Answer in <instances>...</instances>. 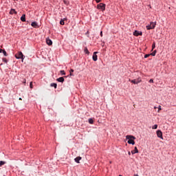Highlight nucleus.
I'll use <instances>...</instances> for the list:
<instances>
[{"mask_svg": "<svg viewBox=\"0 0 176 176\" xmlns=\"http://www.w3.org/2000/svg\"><path fill=\"white\" fill-rule=\"evenodd\" d=\"M25 82H27V80L25 79L23 83H25Z\"/></svg>", "mask_w": 176, "mask_h": 176, "instance_id": "36", "label": "nucleus"}, {"mask_svg": "<svg viewBox=\"0 0 176 176\" xmlns=\"http://www.w3.org/2000/svg\"><path fill=\"white\" fill-rule=\"evenodd\" d=\"M128 155H131V153H130V151H129V153H128Z\"/></svg>", "mask_w": 176, "mask_h": 176, "instance_id": "35", "label": "nucleus"}, {"mask_svg": "<svg viewBox=\"0 0 176 176\" xmlns=\"http://www.w3.org/2000/svg\"><path fill=\"white\" fill-rule=\"evenodd\" d=\"M158 109H159V111H162V106H159Z\"/></svg>", "mask_w": 176, "mask_h": 176, "instance_id": "31", "label": "nucleus"}, {"mask_svg": "<svg viewBox=\"0 0 176 176\" xmlns=\"http://www.w3.org/2000/svg\"><path fill=\"white\" fill-rule=\"evenodd\" d=\"M6 162H3V161H1L0 162V167H2L3 166V164H6Z\"/></svg>", "mask_w": 176, "mask_h": 176, "instance_id": "19", "label": "nucleus"}, {"mask_svg": "<svg viewBox=\"0 0 176 176\" xmlns=\"http://www.w3.org/2000/svg\"><path fill=\"white\" fill-rule=\"evenodd\" d=\"M72 75H73L72 73H70V76H72Z\"/></svg>", "mask_w": 176, "mask_h": 176, "instance_id": "37", "label": "nucleus"}, {"mask_svg": "<svg viewBox=\"0 0 176 176\" xmlns=\"http://www.w3.org/2000/svg\"><path fill=\"white\" fill-rule=\"evenodd\" d=\"M156 52H157L156 50H154L153 53L150 54L151 56H156Z\"/></svg>", "mask_w": 176, "mask_h": 176, "instance_id": "21", "label": "nucleus"}, {"mask_svg": "<svg viewBox=\"0 0 176 176\" xmlns=\"http://www.w3.org/2000/svg\"><path fill=\"white\" fill-rule=\"evenodd\" d=\"M89 123L90 124H93V123H94V120H93L92 118H89Z\"/></svg>", "mask_w": 176, "mask_h": 176, "instance_id": "18", "label": "nucleus"}, {"mask_svg": "<svg viewBox=\"0 0 176 176\" xmlns=\"http://www.w3.org/2000/svg\"><path fill=\"white\" fill-rule=\"evenodd\" d=\"M3 54L6 56H8V53H6V51H5V50H3Z\"/></svg>", "mask_w": 176, "mask_h": 176, "instance_id": "26", "label": "nucleus"}, {"mask_svg": "<svg viewBox=\"0 0 176 176\" xmlns=\"http://www.w3.org/2000/svg\"><path fill=\"white\" fill-rule=\"evenodd\" d=\"M97 9H100L101 10H105V4L100 3L97 6Z\"/></svg>", "mask_w": 176, "mask_h": 176, "instance_id": "5", "label": "nucleus"}, {"mask_svg": "<svg viewBox=\"0 0 176 176\" xmlns=\"http://www.w3.org/2000/svg\"><path fill=\"white\" fill-rule=\"evenodd\" d=\"M31 25L34 28H39V26L38 25V23H36V22H32Z\"/></svg>", "mask_w": 176, "mask_h": 176, "instance_id": "9", "label": "nucleus"}, {"mask_svg": "<svg viewBox=\"0 0 176 176\" xmlns=\"http://www.w3.org/2000/svg\"><path fill=\"white\" fill-rule=\"evenodd\" d=\"M15 58L18 60H22V63H24V55L23 54V52H19L15 54Z\"/></svg>", "mask_w": 176, "mask_h": 176, "instance_id": "2", "label": "nucleus"}, {"mask_svg": "<svg viewBox=\"0 0 176 176\" xmlns=\"http://www.w3.org/2000/svg\"><path fill=\"white\" fill-rule=\"evenodd\" d=\"M132 155H134L135 153H138V148L137 147H135V149L131 151Z\"/></svg>", "mask_w": 176, "mask_h": 176, "instance_id": "13", "label": "nucleus"}, {"mask_svg": "<svg viewBox=\"0 0 176 176\" xmlns=\"http://www.w3.org/2000/svg\"><path fill=\"white\" fill-rule=\"evenodd\" d=\"M4 50H5L0 49V53L3 52Z\"/></svg>", "mask_w": 176, "mask_h": 176, "instance_id": "32", "label": "nucleus"}, {"mask_svg": "<svg viewBox=\"0 0 176 176\" xmlns=\"http://www.w3.org/2000/svg\"><path fill=\"white\" fill-rule=\"evenodd\" d=\"M21 21H25V14H23L21 17Z\"/></svg>", "mask_w": 176, "mask_h": 176, "instance_id": "16", "label": "nucleus"}, {"mask_svg": "<svg viewBox=\"0 0 176 176\" xmlns=\"http://www.w3.org/2000/svg\"><path fill=\"white\" fill-rule=\"evenodd\" d=\"M57 82H60L61 83H63V82H64V77H60L56 79Z\"/></svg>", "mask_w": 176, "mask_h": 176, "instance_id": "14", "label": "nucleus"}, {"mask_svg": "<svg viewBox=\"0 0 176 176\" xmlns=\"http://www.w3.org/2000/svg\"><path fill=\"white\" fill-rule=\"evenodd\" d=\"M155 27H156V22H151L149 25L146 26V30H153Z\"/></svg>", "mask_w": 176, "mask_h": 176, "instance_id": "3", "label": "nucleus"}, {"mask_svg": "<svg viewBox=\"0 0 176 176\" xmlns=\"http://www.w3.org/2000/svg\"><path fill=\"white\" fill-rule=\"evenodd\" d=\"M60 74H61L62 75H65V71H64V70H60Z\"/></svg>", "mask_w": 176, "mask_h": 176, "instance_id": "24", "label": "nucleus"}, {"mask_svg": "<svg viewBox=\"0 0 176 176\" xmlns=\"http://www.w3.org/2000/svg\"><path fill=\"white\" fill-rule=\"evenodd\" d=\"M17 14V12H16V10L14 9H11V10L10 11V14Z\"/></svg>", "mask_w": 176, "mask_h": 176, "instance_id": "12", "label": "nucleus"}, {"mask_svg": "<svg viewBox=\"0 0 176 176\" xmlns=\"http://www.w3.org/2000/svg\"><path fill=\"white\" fill-rule=\"evenodd\" d=\"M148 82H149V83H153V79H150V80Z\"/></svg>", "mask_w": 176, "mask_h": 176, "instance_id": "29", "label": "nucleus"}, {"mask_svg": "<svg viewBox=\"0 0 176 176\" xmlns=\"http://www.w3.org/2000/svg\"><path fill=\"white\" fill-rule=\"evenodd\" d=\"M19 100H21V98H19Z\"/></svg>", "mask_w": 176, "mask_h": 176, "instance_id": "38", "label": "nucleus"}, {"mask_svg": "<svg viewBox=\"0 0 176 176\" xmlns=\"http://www.w3.org/2000/svg\"><path fill=\"white\" fill-rule=\"evenodd\" d=\"M155 47H156V45L155 44V43H153V44L152 45V51L153 50V49H155Z\"/></svg>", "mask_w": 176, "mask_h": 176, "instance_id": "25", "label": "nucleus"}, {"mask_svg": "<svg viewBox=\"0 0 176 176\" xmlns=\"http://www.w3.org/2000/svg\"><path fill=\"white\" fill-rule=\"evenodd\" d=\"M84 52L86 54H90V52H89V50H87V47H85Z\"/></svg>", "mask_w": 176, "mask_h": 176, "instance_id": "15", "label": "nucleus"}, {"mask_svg": "<svg viewBox=\"0 0 176 176\" xmlns=\"http://www.w3.org/2000/svg\"><path fill=\"white\" fill-rule=\"evenodd\" d=\"M96 2L97 3H99V2H101V0H96Z\"/></svg>", "mask_w": 176, "mask_h": 176, "instance_id": "30", "label": "nucleus"}, {"mask_svg": "<svg viewBox=\"0 0 176 176\" xmlns=\"http://www.w3.org/2000/svg\"><path fill=\"white\" fill-rule=\"evenodd\" d=\"M151 56V54H146L144 55V58H148V57H149Z\"/></svg>", "mask_w": 176, "mask_h": 176, "instance_id": "27", "label": "nucleus"}, {"mask_svg": "<svg viewBox=\"0 0 176 176\" xmlns=\"http://www.w3.org/2000/svg\"><path fill=\"white\" fill-rule=\"evenodd\" d=\"M126 140H128V144H131L132 145H134L135 144V142H134V140H135V137L128 135L126 136Z\"/></svg>", "mask_w": 176, "mask_h": 176, "instance_id": "1", "label": "nucleus"}, {"mask_svg": "<svg viewBox=\"0 0 176 176\" xmlns=\"http://www.w3.org/2000/svg\"><path fill=\"white\" fill-rule=\"evenodd\" d=\"M60 25H64L65 24V23L64 22V20L61 19L60 21Z\"/></svg>", "mask_w": 176, "mask_h": 176, "instance_id": "20", "label": "nucleus"}, {"mask_svg": "<svg viewBox=\"0 0 176 176\" xmlns=\"http://www.w3.org/2000/svg\"><path fill=\"white\" fill-rule=\"evenodd\" d=\"M98 53V52H94V54H93V56H92V58H93L94 61H97V60H98L97 54Z\"/></svg>", "mask_w": 176, "mask_h": 176, "instance_id": "8", "label": "nucleus"}, {"mask_svg": "<svg viewBox=\"0 0 176 176\" xmlns=\"http://www.w3.org/2000/svg\"><path fill=\"white\" fill-rule=\"evenodd\" d=\"M133 35L135 36H140L141 35H142V32H140L138 30H135L134 32H133Z\"/></svg>", "mask_w": 176, "mask_h": 176, "instance_id": "7", "label": "nucleus"}, {"mask_svg": "<svg viewBox=\"0 0 176 176\" xmlns=\"http://www.w3.org/2000/svg\"><path fill=\"white\" fill-rule=\"evenodd\" d=\"M129 82H131V83H133V85H138V83H140L141 82V78H137V79H134V80H130L129 79Z\"/></svg>", "mask_w": 176, "mask_h": 176, "instance_id": "4", "label": "nucleus"}, {"mask_svg": "<svg viewBox=\"0 0 176 176\" xmlns=\"http://www.w3.org/2000/svg\"><path fill=\"white\" fill-rule=\"evenodd\" d=\"M70 74L74 72V69H71L70 71H69Z\"/></svg>", "mask_w": 176, "mask_h": 176, "instance_id": "33", "label": "nucleus"}, {"mask_svg": "<svg viewBox=\"0 0 176 176\" xmlns=\"http://www.w3.org/2000/svg\"><path fill=\"white\" fill-rule=\"evenodd\" d=\"M47 45H49V46H51V45H53V42L50 38L46 39Z\"/></svg>", "mask_w": 176, "mask_h": 176, "instance_id": "10", "label": "nucleus"}, {"mask_svg": "<svg viewBox=\"0 0 176 176\" xmlns=\"http://www.w3.org/2000/svg\"><path fill=\"white\" fill-rule=\"evenodd\" d=\"M30 89H33V85H32V82H30Z\"/></svg>", "mask_w": 176, "mask_h": 176, "instance_id": "28", "label": "nucleus"}, {"mask_svg": "<svg viewBox=\"0 0 176 176\" xmlns=\"http://www.w3.org/2000/svg\"><path fill=\"white\" fill-rule=\"evenodd\" d=\"M154 108H155V109H156V107H155Z\"/></svg>", "mask_w": 176, "mask_h": 176, "instance_id": "39", "label": "nucleus"}, {"mask_svg": "<svg viewBox=\"0 0 176 176\" xmlns=\"http://www.w3.org/2000/svg\"><path fill=\"white\" fill-rule=\"evenodd\" d=\"M157 135L158 138H161V140H163V133L162 132V131L160 130L157 131Z\"/></svg>", "mask_w": 176, "mask_h": 176, "instance_id": "6", "label": "nucleus"}, {"mask_svg": "<svg viewBox=\"0 0 176 176\" xmlns=\"http://www.w3.org/2000/svg\"><path fill=\"white\" fill-rule=\"evenodd\" d=\"M51 87H54V89H57V85L54 82L51 83Z\"/></svg>", "mask_w": 176, "mask_h": 176, "instance_id": "17", "label": "nucleus"}, {"mask_svg": "<svg viewBox=\"0 0 176 176\" xmlns=\"http://www.w3.org/2000/svg\"><path fill=\"white\" fill-rule=\"evenodd\" d=\"M152 129H153V130H156V129H157V124L153 125Z\"/></svg>", "mask_w": 176, "mask_h": 176, "instance_id": "22", "label": "nucleus"}, {"mask_svg": "<svg viewBox=\"0 0 176 176\" xmlns=\"http://www.w3.org/2000/svg\"><path fill=\"white\" fill-rule=\"evenodd\" d=\"M82 160V157H77L74 159L76 163H79V161Z\"/></svg>", "mask_w": 176, "mask_h": 176, "instance_id": "11", "label": "nucleus"}, {"mask_svg": "<svg viewBox=\"0 0 176 176\" xmlns=\"http://www.w3.org/2000/svg\"><path fill=\"white\" fill-rule=\"evenodd\" d=\"M100 36H102V32H100Z\"/></svg>", "mask_w": 176, "mask_h": 176, "instance_id": "34", "label": "nucleus"}, {"mask_svg": "<svg viewBox=\"0 0 176 176\" xmlns=\"http://www.w3.org/2000/svg\"><path fill=\"white\" fill-rule=\"evenodd\" d=\"M3 61L6 63V64H8V59H6V58H3Z\"/></svg>", "mask_w": 176, "mask_h": 176, "instance_id": "23", "label": "nucleus"}]
</instances>
